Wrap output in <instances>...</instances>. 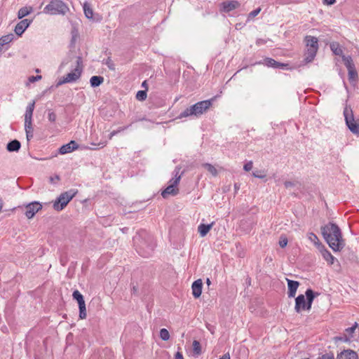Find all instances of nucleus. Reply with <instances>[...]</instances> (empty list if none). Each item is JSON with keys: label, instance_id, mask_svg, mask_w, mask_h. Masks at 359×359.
Returning <instances> with one entry per match:
<instances>
[{"label": "nucleus", "instance_id": "11", "mask_svg": "<svg viewBox=\"0 0 359 359\" xmlns=\"http://www.w3.org/2000/svg\"><path fill=\"white\" fill-rule=\"evenodd\" d=\"M78 147V144L75 141L72 140L68 144L62 146L59 149V152L61 154H65L76 150Z\"/></svg>", "mask_w": 359, "mask_h": 359}, {"label": "nucleus", "instance_id": "58", "mask_svg": "<svg viewBox=\"0 0 359 359\" xmlns=\"http://www.w3.org/2000/svg\"><path fill=\"white\" fill-rule=\"evenodd\" d=\"M102 144V147H104L106 145V142L105 143H102V144H99L98 145H100Z\"/></svg>", "mask_w": 359, "mask_h": 359}, {"label": "nucleus", "instance_id": "57", "mask_svg": "<svg viewBox=\"0 0 359 359\" xmlns=\"http://www.w3.org/2000/svg\"><path fill=\"white\" fill-rule=\"evenodd\" d=\"M206 283L208 284V285H210L211 284L210 280L209 278H207Z\"/></svg>", "mask_w": 359, "mask_h": 359}, {"label": "nucleus", "instance_id": "29", "mask_svg": "<svg viewBox=\"0 0 359 359\" xmlns=\"http://www.w3.org/2000/svg\"><path fill=\"white\" fill-rule=\"evenodd\" d=\"M13 39V34H8L6 36H3L0 39V48L3 47L4 45L9 43Z\"/></svg>", "mask_w": 359, "mask_h": 359}, {"label": "nucleus", "instance_id": "23", "mask_svg": "<svg viewBox=\"0 0 359 359\" xmlns=\"http://www.w3.org/2000/svg\"><path fill=\"white\" fill-rule=\"evenodd\" d=\"M330 49L336 55H339L341 57L342 55H344L341 48L340 47L339 44L337 42H333L330 44Z\"/></svg>", "mask_w": 359, "mask_h": 359}, {"label": "nucleus", "instance_id": "2", "mask_svg": "<svg viewBox=\"0 0 359 359\" xmlns=\"http://www.w3.org/2000/svg\"><path fill=\"white\" fill-rule=\"evenodd\" d=\"M214 98L198 102L194 105L187 108L178 116V118H187L188 116L198 117L205 113L212 104Z\"/></svg>", "mask_w": 359, "mask_h": 359}, {"label": "nucleus", "instance_id": "50", "mask_svg": "<svg viewBox=\"0 0 359 359\" xmlns=\"http://www.w3.org/2000/svg\"><path fill=\"white\" fill-rule=\"evenodd\" d=\"M60 180V177L58 175H55L54 177H50V182L52 183H55L56 181Z\"/></svg>", "mask_w": 359, "mask_h": 359}, {"label": "nucleus", "instance_id": "12", "mask_svg": "<svg viewBox=\"0 0 359 359\" xmlns=\"http://www.w3.org/2000/svg\"><path fill=\"white\" fill-rule=\"evenodd\" d=\"M295 311L299 313L302 309L307 310L306 302L304 294H299L295 299Z\"/></svg>", "mask_w": 359, "mask_h": 359}, {"label": "nucleus", "instance_id": "48", "mask_svg": "<svg viewBox=\"0 0 359 359\" xmlns=\"http://www.w3.org/2000/svg\"><path fill=\"white\" fill-rule=\"evenodd\" d=\"M318 359H334V355L332 354H325L322 357Z\"/></svg>", "mask_w": 359, "mask_h": 359}, {"label": "nucleus", "instance_id": "5", "mask_svg": "<svg viewBox=\"0 0 359 359\" xmlns=\"http://www.w3.org/2000/svg\"><path fill=\"white\" fill-rule=\"evenodd\" d=\"M69 10L68 6L61 0H52L45 8L44 13L51 15L65 14Z\"/></svg>", "mask_w": 359, "mask_h": 359}, {"label": "nucleus", "instance_id": "18", "mask_svg": "<svg viewBox=\"0 0 359 359\" xmlns=\"http://www.w3.org/2000/svg\"><path fill=\"white\" fill-rule=\"evenodd\" d=\"M305 295L306 297L307 310H310L313 301L315 297L318 295V293H314L311 289H308L305 292Z\"/></svg>", "mask_w": 359, "mask_h": 359}, {"label": "nucleus", "instance_id": "35", "mask_svg": "<svg viewBox=\"0 0 359 359\" xmlns=\"http://www.w3.org/2000/svg\"><path fill=\"white\" fill-rule=\"evenodd\" d=\"M358 327V323H355V324L351 327H348L346 330V332L348 334V338H351L353 337V333L354 332L355 330Z\"/></svg>", "mask_w": 359, "mask_h": 359}, {"label": "nucleus", "instance_id": "6", "mask_svg": "<svg viewBox=\"0 0 359 359\" xmlns=\"http://www.w3.org/2000/svg\"><path fill=\"white\" fill-rule=\"evenodd\" d=\"M77 66L74 69V70L72 72L68 73L65 76H64L62 79H60L59 81L57 83V86H61L62 84L67 83H71L76 81L77 79H79L81 74L82 71V60L81 57H78L76 60Z\"/></svg>", "mask_w": 359, "mask_h": 359}, {"label": "nucleus", "instance_id": "41", "mask_svg": "<svg viewBox=\"0 0 359 359\" xmlns=\"http://www.w3.org/2000/svg\"><path fill=\"white\" fill-rule=\"evenodd\" d=\"M260 11H261V8H258L251 11L249 13L248 18H255V16H257L259 13Z\"/></svg>", "mask_w": 359, "mask_h": 359}, {"label": "nucleus", "instance_id": "34", "mask_svg": "<svg viewBox=\"0 0 359 359\" xmlns=\"http://www.w3.org/2000/svg\"><path fill=\"white\" fill-rule=\"evenodd\" d=\"M147 98L146 90H139L136 94V99L140 101H144Z\"/></svg>", "mask_w": 359, "mask_h": 359}, {"label": "nucleus", "instance_id": "47", "mask_svg": "<svg viewBox=\"0 0 359 359\" xmlns=\"http://www.w3.org/2000/svg\"><path fill=\"white\" fill-rule=\"evenodd\" d=\"M284 185H285V188H290V187H294L295 185V183L294 182H291V181H285L284 183Z\"/></svg>", "mask_w": 359, "mask_h": 359}, {"label": "nucleus", "instance_id": "7", "mask_svg": "<svg viewBox=\"0 0 359 359\" xmlns=\"http://www.w3.org/2000/svg\"><path fill=\"white\" fill-rule=\"evenodd\" d=\"M76 194V191L74 190L62 193L53 203L54 209L57 211L63 210L68 203L75 196Z\"/></svg>", "mask_w": 359, "mask_h": 359}, {"label": "nucleus", "instance_id": "20", "mask_svg": "<svg viewBox=\"0 0 359 359\" xmlns=\"http://www.w3.org/2000/svg\"><path fill=\"white\" fill-rule=\"evenodd\" d=\"M214 225V222H212L210 224H201L198 227V231L201 235V237L205 236L209 231L211 229L212 226Z\"/></svg>", "mask_w": 359, "mask_h": 359}, {"label": "nucleus", "instance_id": "30", "mask_svg": "<svg viewBox=\"0 0 359 359\" xmlns=\"http://www.w3.org/2000/svg\"><path fill=\"white\" fill-rule=\"evenodd\" d=\"M341 57H342V60H343L345 66L346 67L347 69L355 67V65L353 62V60L351 56L342 55Z\"/></svg>", "mask_w": 359, "mask_h": 359}, {"label": "nucleus", "instance_id": "26", "mask_svg": "<svg viewBox=\"0 0 359 359\" xmlns=\"http://www.w3.org/2000/svg\"><path fill=\"white\" fill-rule=\"evenodd\" d=\"M83 8L86 17L88 19H92L93 15V11L90 8V4L86 1L83 5Z\"/></svg>", "mask_w": 359, "mask_h": 359}, {"label": "nucleus", "instance_id": "32", "mask_svg": "<svg viewBox=\"0 0 359 359\" xmlns=\"http://www.w3.org/2000/svg\"><path fill=\"white\" fill-rule=\"evenodd\" d=\"M203 168H205L210 173H211L213 176H217L218 172L217 169L210 163H203L202 165Z\"/></svg>", "mask_w": 359, "mask_h": 359}, {"label": "nucleus", "instance_id": "4", "mask_svg": "<svg viewBox=\"0 0 359 359\" xmlns=\"http://www.w3.org/2000/svg\"><path fill=\"white\" fill-rule=\"evenodd\" d=\"M304 42L306 48L304 60L306 62H311L313 60L318 50V40L315 36H306Z\"/></svg>", "mask_w": 359, "mask_h": 359}, {"label": "nucleus", "instance_id": "33", "mask_svg": "<svg viewBox=\"0 0 359 359\" xmlns=\"http://www.w3.org/2000/svg\"><path fill=\"white\" fill-rule=\"evenodd\" d=\"M160 337L163 341H168L170 339L169 332L166 329L162 328L160 330Z\"/></svg>", "mask_w": 359, "mask_h": 359}, {"label": "nucleus", "instance_id": "25", "mask_svg": "<svg viewBox=\"0 0 359 359\" xmlns=\"http://www.w3.org/2000/svg\"><path fill=\"white\" fill-rule=\"evenodd\" d=\"M322 255L323 258L330 264H333L334 261V257L332 255V254L326 249H323L321 250Z\"/></svg>", "mask_w": 359, "mask_h": 359}, {"label": "nucleus", "instance_id": "39", "mask_svg": "<svg viewBox=\"0 0 359 359\" xmlns=\"http://www.w3.org/2000/svg\"><path fill=\"white\" fill-rule=\"evenodd\" d=\"M308 238L311 242H313L315 244L318 243V241H319L318 238L317 237V236L315 233H309L308 234Z\"/></svg>", "mask_w": 359, "mask_h": 359}, {"label": "nucleus", "instance_id": "3", "mask_svg": "<svg viewBox=\"0 0 359 359\" xmlns=\"http://www.w3.org/2000/svg\"><path fill=\"white\" fill-rule=\"evenodd\" d=\"M180 170L181 168L180 166H177L175 168L174 170L175 177L170 180V185H168L161 193V195L164 198H166L169 195L176 196L178 194L179 189L177 186L180 183L182 175H183V172L180 173Z\"/></svg>", "mask_w": 359, "mask_h": 359}, {"label": "nucleus", "instance_id": "55", "mask_svg": "<svg viewBox=\"0 0 359 359\" xmlns=\"http://www.w3.org/2000/svg\"><path fill=\"white\" fill-rule=\"evenodd\" d=\"M3 205H4L3 200H2V198L0 197V212H1V210H2Z\"/></svg>", "mask_w": 359, "mask_h": 359}, {"label": "nucleus", "instance_id": "45", "mask_svg": "<svg viewBox=\"0 0 359 359\" xmlns=\"http://www.w3.org/2000/svg\"><path fill=\"white\" fill-rule=\"evenodd\" d=\"M126 128H120L118 130H114L112 131L110 135H109V138L111 140L114 135H116L118 133L121 132V131H123V130H125Z\"/></svg>", "mask_w": 359, "mask_h": 359}, {"label": "nucleus", "instance_id": "36", "mask_svg": "<svg viewBox=\"0 0 359 359\" xmlns=\"http://www.w3.org/2000/svg\"><path fill=\"white\" fill-rule=\"evenodd\" d=\"M104 63L109 67V69L113 71L115 70V65L111 57H108Z\"/></svg>", "mask_w": 359, "mask_h": 359}, {"label": "nucleus", "instance_id": "42", "mask_svg": "<svg viewBox=\"0 0 359 359\" xmlns=\"http://www.w3.org/2000/svg\"><path fill=\"white\" fill-rule=\"evenodd\" d=\"M48 118L50 122H55L56 120V114L53 111H49Z\"/></svg>", "mask_w": 359, "mask_h": 359}, {"label": "nucleus", "instance_id": "21", "mask_svg": "<svg viewBox=\"0 0 359 359\" xmlns=\"http://www.w3.org/2000/svg\"><path fill=\"white\" fill-rule=\"evenodd\" d=\"M265 64L268 67H275V68H281V69H283L284 67L287 66V64L280 63V62H277L275 60L271 59V58H266Z\"/></svg>", "mask_w": 359, "mask_h": 359}, {"label": "nucleus", "instance_id": "16", "mask_svg": "<svg viewBox=\"0 0 359 359\" xmlns=\"http://www.w3.org/2000/svg\"><path fill=\"white\" fill-rule=\"evenodd\" d=\"M337 359H358V355L352 350H344L337 355Z\"/></svg>", "mask_w": 359, "mask_h": 359}, {"label": "nucleus", "instance_id": "13", "mask_svg": "<svg viewBox=\"0 0 359 359\" xmlns=\"http://www.w3.org/2000/svg\"><path fill=\"white\" fill-rule=\"evenodd\" d=\"M31 21L28 19H25L18 22L15 27V32L17 35L20 36L29 27Z\"/></svg>", "mask_w": 359, "mask_h": 359}, {"label": "nucleus", "instance_id": "14", "mask_svg": "<svg viewBox=\"0 0 359 359\" xmlns=\"http://www.w3.org/2000/svg\"><path fill=\"white\" fill-rule=\"evenodd\" d=\"M203 282L201 279H198L192 283V294L195 298H198L201 295Z\"/></svg>", "mask_w": 359, "mask_h": 359}, {"label": "nucleus", "instance_id": "56", "mask_svg": "<svg viewBox=\"0 0 359 359\" xmlns=\"http://www.w3.org/2000/svg\"><path fill=\"white\" fill-rule=\"evenodd\" d=\"M142 86L143 88H147V81H143V83H142Z\"/></svg>", "mask_w": 359, "mask_h": 359}, {"label": "nucleus", "instance_id": "38", "mask_svg": "<svg viewBox=\"0 0 359 359\" xmlns=\"http://www.w3.org/2000/svg\"><path fill=\"white\" fill-rule=\"evenodd\" d=\"M79 318L81 319H85L87 316L86 306H83V307H79Z\"/></svg>", "mask_w": 359, "mask_h": 359}, {"label": "nucleus", "instance_id": "10", "mask_svg": "<svg viewBox=\"0 0 359 359\" xmlns=\"http://www.w3.org/2000/svg\"><path fill=\"white\" fill-rule=\"evenodd\" d=\"M241 4L238 1H226L220 4V11L229 13L238 8Z\"/></svg>", "mask_w": 359, "mask_h": 359}, {"label": "nucleus", "instance_id": "19", "mask_svg": "<svg viewBox=\"0 0 359 359\" xmlns=\"http://www.w3.org/2000/svg\"><path fill=\"white\" fill-rule=\"evenodd\" d=\"M348 81L352 85H355L358 79V74L355 67L348 69Z\"/></svg>", "mask_w": 359, "mask_h": 359}, {"label": "nucleus", "instance_id": "40", "mask_svg": "<svg viewBox=\"0 0 359 359\" xmlns=\"http://www.w3.org/2000/svg\"><path fill=\"white\" fill-rule=\"evenodd\" d=\"M262 170H256L252 172V175L255 177H257V178H260V179L264 178L266 177V175L262 174Z\"/></svg>", "mask_w": 359, "mask_h": 359}, {"label": "nucleus", "instance_id": "9", "mask_svg": "<svg viewBox=\"0 0 359 359\" xmlns=\"http://www.w3.org/2000/svg\"><path fill=\"white\" fill-rule=\"evenodd\" d=\"M42 208V205L39 202H32L25 206V215L28 219L32 218L36 212Z\"/></svg>", "mask_w": 359, "mask_h": 359}, {"label": "nucleus", "instance_id": "52", "mask_svg": "<svg viewBox=\"0 0 359 359\" xmlns=\"http://www.w3.org/2000/svg\"><path fill=\"white\" fill-rule=\"evenodd\" d=\"M175 359H184L182 354L180 352H177L175 354Z\"/></svg>", "mask_w": 359, "mask_h": 359}, {"label": "nucleus", "instance_id": "44", "mask_svg": "<svg viewBox=\"0 0 359 359\" xmlns=\"http://www.w3.org/2000/svg\"><path fill=\"white\" fill-rule=\"evenodd\" d=\"M41 79V76H29V81L31 82V83H34L36 81H39Z\"/></svg>", "mask_w": 359, "mask_h": 359}, {"label": "nucleus", "instance_id": "43", "mask_svg": "<svg viewBox=\"0 0 359 359\" xmlns=\"http://www.w3.org/2000/svg\"><path fill=\"white\" fill-rule=\"evenodd\" d=\"M252 161H248L243 166V169L245 171H250L252 170Z\"/></svg>", "mask_w": 359, "mask_h": 359}, {"label": "nucleus", "instance_id": "1", "mask_svg": "<svg viewBox=\"0 0 359 359\" xmlns=\"http://www.w3.org/2000/svg\"><path fill=\"white\" fill-rule=\"evenodd\" d=\"M321 232L324 239L334 251H340L345 246L341 230L336 224L329 222L321 226Z\"/></svg>", "mask_w": 359, "mask_h": 359}, {"label": "nucleus", "instance_id": "59", "mask_svg": "<svg viewBox=\"0 0 359 359\" xmlns=\"http://www.w3.org/2000/svg\"><path fill=\"white\" fill-rule=\"evenodd\" d=\"M133 291H134V292H136V291H137V288H136V287H135V286L133 287Z\"/></svg>", "mask_w": 359, "mask_h": 359}, {"label": "nucleus", "instance_id": "22", "mask_svg": "<svg viewBox=\"0 0 359 359\" xmlns=\"http://www.w3.org/2000/svg\"><path fill=\"white\" fill-rule=\"evenodd\" d=\"M20 142L17 140H14L8 143L6 149L9 151H18L20 149Z\"/></svg>", "mask_w": 359, "mask_h": 359}, {"label": "nucleus", "instance_id": "27", "mask_svg": "<svg viewBox=\"0 0 359 359\" xmlns=\"http://www.w3.org/2000/svg\"><path fill=\"white\" fill-rule=\"evenodd\" d=\"M25 128L26 131V136L28 141L33 137L34 128L32 123H25Z\"/></svg>", "mask_w": 359, "mask_h": 359}, {"label": "nucleus", "instance_id": "51", "mask_svg": "<svg viewBox=\"0 0 359 359\" xmlns=\"http://www.w3.org/2000/svg\"><path fill=\"white\" fill-rule=\"evenodd\" d=\"M79 307H83V306H86L84 298L82 299H80V301L78 302Z\"/></svg>", "mask_w": 359, "mask_h": 359}, {"label": "nucleus", "instance_id": "46", "mask_svg": "<svg viewBox=\"0 0 359 359\" xmlns=\"http://www.w3.org/2000/svg\"><path fill=\"white\" fill-rule=\"evenodd\" d=\"M287 244V238L280 239L279 241V245L281 248H285Z\"/></svg>", "mask_w": 359, "mask_h": 359}, {"label": "nucleus", "instance_id": "49", "mask_svg": "<svg viewBox=\"0 0 359 359\" xmlns=\"http://www.w3.org/2000/svg\"><path fill=\"white\" fill-rule=\"evenodd\" d=\"M336 0H323V4L326 5H333Z\"/></svg>", "mask_w": 359, "mask_h": 359}, {"label": "nucleus", "instance_id": "28", "mask_svg": "<svg viewBox=\"0 0 359 359\" xmlns=\"http://www.w3.org/2000/svg\"><path fill=\"white\" fill-rule=\"evenodd\" d=\"M32 11V7H22L21 8L18 13V17L20 19H22V18L27 16L29 15Z\"/></svg>", "mask_w": 359, "mask_h": 359}, {"label": "nucleus", "instance_id": "24", "mask_svg": "<svg viewBox=\"0 0 359 359\" xmlns=\"http://www.w3.org/2000/svg\"><path fill=\"white\" fill-rule=\"evenodd\" d=\"M104 81V78L100 76H93L90 79L92 87H97L101 85Z\"/></svg>", "mask_w": 359, "mask_h": 359}, {"label": "nucleus", "instance_id": "31", "mask_svg": "<svg viewBox=\"0 0 359 359\" xmlns=\"http://www.w3.org/2000/svg\"><path fill=\"white\" fill-rule=\"evenodd\" d=\"M193 351L194 353L197 355H201L202 353L201 344L197 340L193 341Z\"/></svg>", "mask_w": 359, "mask_h": 359}, {"label": "nucleus", "instance_id": "37", "mask_svg": "<svg viewBox=\"0 0 359 359\" xmlns=\"http://www.w3.org/2000/svg\"><path fill=\"white\" fill-rule=\"evenodd\" d=\"M72 297L74 299L77 301V302L80 301V299H83V296L81 294V292L79 290H74L73 292Z\"/></svg>", "mask_w": 359, "mask_h": 359}, {"label": "nucleus", "instance_id": "17", "mask_svg": "<svg viewBox=\"0 0 359 359\" xmlns=\"http://www.w3.org/2000/svg\"><path fill=\"white\" fill-rule=\"evenodd\" d=\"M34 106L35 101H32V102L29 103V105L27 107L26 112L25 114V123H32Z\"/></svg>", "mask_w": 359, "mask_h": 359}, {"label": "nucleus", "instance_id": "54", "mask_svg": "<svg viewBox=\"0 0 359 359\" xmlns=\"http://www.w3.org/2000/svg\"><path fill=\"white\" fill-rule=\"evenodd\" d=\"M206 327H207V328H208V329L211 332V333H212V334H213V333H214V330H213V329H212V326H210V325L207 324Z\"/></svg>", "mask_w": 359, "mask_h": 359}, {"label": "nucleus", "instance_id": "8", "mask_svg": "<svg viewBox=\"0 0 359 359\" xmlns=\"http://www.w3.org/2000/svg\"><path fill=\"white\" fill-rule=\"evenodd\" d=\"M346 123L349 130L353 133L359 135V119L355 120L352 109L346 107L344 111Z\"/></svg>", "mask_w": 359, "mask_h": 359}, {"label": "nucleus", "instance_id": "53", "mask_svg": "<svg viewBox=\"0 0 359 359\" xmlns=\"http://www.w3.org/2000/svg\"><path fill=\"white\" fill-rule=\"evenodd\" d=\"M219 359H231L230 358V355L229 353H226L224 355H223Z\"/></svg>", "mask_w": 359, "mask_h": 359}, {"label": "nucleus", "instance_id": "15", "mask_svg": "<svg viewBox=\"0 0 359 359\" xmlns=\"http://www.w3.org/2000/svg\"><path fill=\"white\" fill-rule=\"evenodd\" d=\"M288 286V297H294L297 290L299 285L298 281L287 279Z\"/></svg>", "mask_w": 359, "mask_h": 359}]
</instances>
